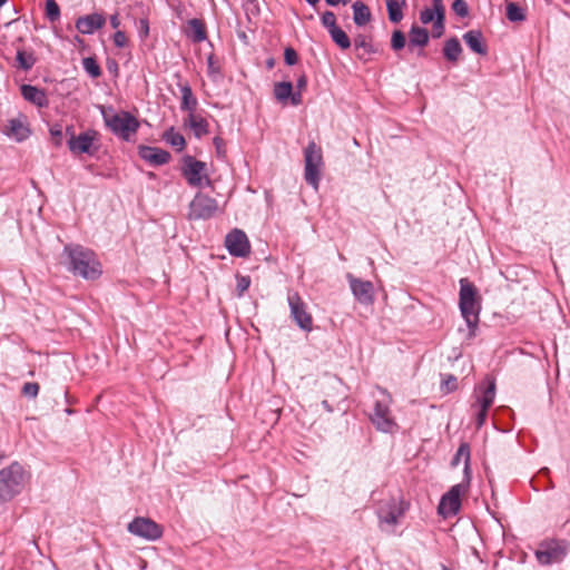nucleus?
I'll return each mask as SVG.
<instances>
[{"instance_id":"obj_1","label":"nucleus","mask_w":570,"mask_h":570,"mask_svg":"<svg viewBox=\"0 0 570 570\" xmlns=\"http://www.w3.org/2000/svg\"><path fill=\"white\" fill-rule=\"evenodd\" d=\"M65 254L68 256L69 269L86 279H96L101 274V265L95 253L81 245H67Z\"/></svg>"},{"instance_id":"obj_2","label":"nucleus","mask_w":570,"mask_h":570,"mask_svg":"<svg viewBox=\"0 0 570 570\" xmlns=\"http://www.w3.org/2000/svg\"><path fill=\"white\" fill-rule=\"evenodd\" d=\"M407 507L400 498L391 497L381 500L376 508L379 525L382 531L393 532L394 528L401 522Z\"/></svg>"},{"instance_id":"obj_3","label":"nucleus","mask_w":570,"mask_h":570,"mask_svg":"<svg viewBox=\"0 0 570 570\" xmlns=\"http://www.w3.org/2000/svg\"><path fill=\"white\" fill-rule=\"evenodd\" d=\"M459 305L461 314L471 330V335H473L479 322L480 305L476 301V289L466 278L460 279Z\"/></svg>"},{"instance_id":"obj_4","label":"nucleus","mask_w":570,"mask_h":570,"mask_svg":"<svg viewBox=\"0 0 570 570\" xmlns=\"http://www.w3.org/2000/svg\"><path fill=\"white\" fill-rule=\"evenodd\" d=\"M24 485V470L13 462L0 471V500L9 501L21 492Z\"/></svg>"},{"instance_id":"obj_5","label":"nucleus","mask_w":570,"mask_h":570,"mask_svg":"<svg viewBox=\"0 0 570 570\" xmlns=\"http://www.w3.org/2000/svg\"><path fill=\"white\" fill-rule=\"evenodd\" d=\"M323 166L322 148L315 141H309L304 149V178L315 190L318 189Z\"/></svg>"},{"instance_id":"obj_6","label":"nucleus","mask_w":570,"mask_h":570,"mask_svg":"<svg viewBox=\"0 0 570 570\" xmlns=\"http://www.w3.org/2000/svg\"><path fill=\"white\" fill-rule=\"evenodd\" d=\"M569 543L564 540H543L535 550V558L541 566L561 562L567 556Z\"/></svg>"},{"instance_id":"obj_7","label":"nucleus","mask_w":570,"mask_h":570,"mask_svg":"<svg viewBox=\"0 0 570 570\" xmlns=\"http://www.w3.org/2000/svg\"><path fill=\"white\" fill-rule=\"evenodd\" d=\"M181 174L193 187L210 186L212 181L207 175V165L195 159L193 156L183 158Z\"/></svg>"},{"instance_id":"obj_8","label":"nucleus","mask_w":570,"mask_h":570,"mask_svg":"<svg viewBox=\"0 0 570 570\" xmlns=\"http://www.w3.org/2000/svg\"><path fill=\"white\" fill-rule=\"evenodd\" d=\"M104 119L106 125L115 135H118L126 140L129 139V137L135 134L139 127L138 120L126 111L110 116L104 114Z\"/></svg>"},{"instance_id":"obj_9","label":"nucleus","mask_w":570,"mask_h":570,"mask_svg":"<svg viewBox=\"0 0 570 570\" xmlns=\"http://www.w3.org/2000/svg\"><path fill=\"white\" fill-rule=\"evenodd\" d=\"M217 210L218 203L216 199L205 194L197 193L189 204L188 218L195 220L209 219Z\"/></svg>"},{"instance_id":"obj_10","label":"nucleus","mask_w":570,"mask_h":570,"mask_svg":"<svg viewBox=\"0 0 570 570\" xmlns=\"http://www.w3.org/2000/svg\"><path fill=\"white\" fill-rule=\"evenodd\" d=\"M466 492V485L464 483H459L442 495L438 512L443 518H449L458 514L461 509V495Z\"/></svg>"},{"instance_id":"obj_11","label":"nucleus","mask_w":570,"mask_h":570,"mask_svg":"<svg viewBox=\"0 0 570 570\" xmlns=\"http://www.w3.org/2000/svg\"><path fill=\"white\" fill-rule=\"evenodd\" d=\"M287 302L291 309V316L299 328L311 332L313 327L312 315L307 312V306L296 292L288 293Z\"/></svg>"},{"instance_id":"obj_12","label":"nucleus","mask_w":570,"mask_h":570,"mask_svg":"<svg viewBox=\"0 0 570 570\" xmlns=\"http://www.w3.org/2000/svg\"><path fill=\"white\" fill-rule=\"evenodd\" d=\"M383 397L375 401L371 421L382 432H392L396 426L390 412V396L382 392Z\"/></svg>"},{"instance_id":"obj_13","label":"nucleus","mask_w":570,"mask_h":570,"mask_svg":"<svg viewBox=\"0 0 570 570\" xmlns=\"http://www.w3.org/2000/svg\"><path fill=\"white\" fill-rule=\"evenodd\" d=\"M128 532L148 541L161 538L163 528L149 518L137 517L127 525Z\"/></svg>"},{"instance_id":"obj_14","label":"nucleus","mask_w":570,"mask_h":570,"mask_svg":"<svg viewBox=\"0 0 570 570\" xmlns=\"http://www.w3.org/2000/svg\"><path fill=\"white\" fill-rule=\"evenodd\" d=\"M485 386L481 385L480 390H482V394L476 397V405L479 406V412L476 414V424L481 426L488 414V410L493 404L495 397V381L494 379L487 377Z\"/></svg>"},{"instance_id":"obj_15","label":"nucleus","mask_w":570,"mask_h":570,"mask_svg":"<svg viewBox=\"0 0 570 570\" xmlns=\"http://www.w3.org/2000/svg\"><path fill=\"white\" fill-rule=\"evenodd\" d=\"M225 246L229 254L236 257H246L250 252L248 238L240 229H234L227 234Z\"/></svg>"},{"instance_id":"obj_16","label":"nucleus","mask_w":570,"mask_h":570,"mask_svg":"<svg viewBox=\"0 0 570 570\" xmlns=\"http://www.w3.org/2000/svg\"><path fill=\"white\" fill-rule=\"evenodd\" d=\"M346 277L357 302L364 305H370L374 302V287L372 282L360 279L352 274H347Z\"/></svg>"},{"instance_id":"obj_17","label":"nucleus","mask_w":570,"mask_h":570,"mask_svg":"<svg viewBox=\"0 0 570 570\" xmlns=\"http://www.w3.org/2000/svg\"><path fill=\"white\" fill-rule=\"evenodd\" d=\"M96 138L97 132L94 130L81 132L78 136L71 135L68 140V147L73 154L94 155L96 151V148L94 147Z\"/></svg>"},{"instance_id":"obj_18","label":"nucleus","mask_w":570,"mask_h":570,"mask_svg":"<svg viewBox=\"0 0 570 570\" xmlns=\"http://www.w3.org/2000/svg\"><path fill=\"white\" fill-rule=\"evenodd\" d=\"M106 23V19L100 13H91L77 19L76 28L82 35H91L96 30L101 29Z\"/></svg>"},{"instance_id":"obj_19","label":"nucleus","mask_w":570,"mask_h":570,"mask_svg":"<svg viewBox=\"0 0 570 570\" xmlns=\"http://www.w3.org/2000/svg\"><path fill=\"white\" fill-rule=\"evenodd\" d=\"M139 156L154 166H161L170 160V154L167 150L150 146H140Z\"/></svg>"},{"instance_id":"obj_20","label":"nucleus","mask_w":570,"mask_h":570,"mask_svg":"<svg viewBox=\"0 0 570 570\" xmlns=\"http://www.w3.org/2000/svg\"><path fill=\"white\" fill-rule=\"evenodd\" d=\"M20 90L24 100L33 104L39 108L48 106L49 100L45 90L31 85H22Z\"/></svg>"},{"instance_id":"obj_21","label":"nucleus","mask_w":570,"mask_h":570,"mask_svg":"<svg viewBox=\"0 0 570 570\" xmlns=\"http://www.w3.org/2000/svg\"><path fill=\"white\" fill-rule=\"evenodd\" d=\"M463 40L473 52L481 56L488 53V48L480 30H469L463 35Z\"/></svg>"},{"instance_id":"obj_22","label":"nucleus","mask_w":570,"mask_h":570,"mask_svg":"<svg viewBox=\"0 0 570 570\" xmlns=\"http://www.w3.org/2000/svg\"><path fill=\"white\" fill-rule=\"evenodd\" d=\"M186 35L193 42L204 41L207 38L204 22L196 18L190 19L187 23Z\"/></svg>"},{"instance_id":"obj_23","label":"nucleus","mask_w":570,"mask_h":570,"mask_svg":"<svg viewBox=\"0 0 570 570\" xmlns=\"http://www.w3.org/2000/svg\"><path fill=\"white\" fill-rule=\"evenodd\" d=\"M6 132L8 136L13 137L18 141L24 140L30 134L28 127L20 119L9 120Z\"/></svg>"},{"instance_id":"obj_24","label":"nucleus","mask_w":570,"mask_h":570,"mask_svg":"<svg viewBox=\"0 0 570 570\" xmlns=\"http://www.w3.org/2000/svg\"><path fill=\"white\" fill-rule=\"evenodd\" d=\"M180 92H181V102H180V109L184 111H188L189 115L194 114L197 107V99L193 94V90L189 85L185 83L180 86Z\"/></svg>"},{"instance_id":"obj_25","label":"nucleus","mask_w":570,"mask_h":570,"mask_svg":"<svg viewBox=\"0 0 570 570\" xmlns=\"http://www.w3.org/2000/svg\"><path fill=\"white\" fill-rule=\"evenodd\" d=\"M353 8V20L358 27L366 24L371 20V11L366 4L362 1H356L352 6Z\"/></svg>"},{"instance_id":"obj_26","label":"nucleus","mask_w":570,"mask_h":570,"mask_svg":"<svg viewBox=\"0 0 570 570\" xmlns=\"http://www.w3.org/2000/svg\"><path fill=\"white\" fill-rule=\"evenodd\" d=\"M406 0H386V9L389 19L393 23H399L403 19V8Z\"/></svg>"},{"instance_id":"obj_27","label":"nucleus","mask_w":570,"mask_h":570,"mask_svg":"<svg viewBox=\"0 0 570 570\" xmlns=\"http://www.w3.org/2000/svg\"><path fill=\"white\" fill-rule=\"evenodd\" d=\"M163 139L171 147H174L177 151H181L186 146V140L184 136L178 131H175L173 127L164 132Z\"/></svg>"},{"instance_id":"obj_28","label":"nucleus","mask_w":570,"mask_h":570,"mask_svg":"<svg viewBox=\"0 0 570 570\" xmlns=\"http://www.w3.org/2000/svg\"><path fill=\"white\" fill-rule=\"evenodd\" d=\"M409 36L412 46L424 47L429 42V32L425 28L413 26Z\"/></svg>"},{"instance_id":"obj_29","label":"nucleus","mask_w":570,"mask_h":570,"mask_svg":"<svg viewBox=\"0 0 570 570\" xmlns=\"http://www.w3.org/2000/svg\"><path fill=\"white\" fill-rule=\"evenodd\" d=\"M188 124L193 129L196 137H202L208 132V122L205 118L190 114L188 116Z\"/></svg>"},{"instance_id":"obj_30","label":"nucleus","mask_w":570,"mask_h":570,"mask_svg":"<svg viewBox=\"0 0 570 570\" xmlns=\"http://www.w3.org/2000/svg\"><path fill=\"white\" fill-rule=\"evenodd\" d=\"M461 52L462 47L456 38H451L445 42L443 53L448 60L456 61Z\"/></svg>"},{"instance_id":"obj_31","label":"nucleus","mask_w":570,"mask_h":570,"mask_svg":"<svg viewBox=\"0 0 570 570\" xmlns=\"http://www.w3.org/2000/svg\"><path fill=\"white\" fill-rule=\"evenodd\" d=\"M328 33H330L332 40L342 50H346L351 47V40H350L348 36L346 35V32L342 28L336 27L335 29L331 30Z\"/></svg>"},{"instance_id":"obj_32","label":"nucleus","mask_w":570,"mask_h":570,"mask_svg":"<svg viewBox=\"0 0 570 570\" xmlns=\"http://www.w3.org/2000/svg\"><path fill=\"white\" fill-rule=\"evenodd\" d=\"M293 91V85L289 81L277 82L274 87V95L281 102L286 101Z\"/></svg>"},{"instance_id":"obj_33","label":"nucleus","mask_w":570,"mask_h":570,"mask_svg":"<svg viewBox=\"0 0 570 570\" xmlns=\"http://www.w3.org/2000/svg\"><path fill=\"white\" fill-rule=\"evenodd\" d=\"M507 18L512 22H520L525 20V14L517 3L508 2Z\"/></svg>"},{"instance_id":"obj_34","label":"nucleus","mask_w":570,"mask_h":570,"mask_svg":"<svg viewBox=\"0 0 570 570\" xmlns=\"http://www.w3.org/2000/svg\"><path fill=\"white\" fill-rule=\"evenodd\" d=\"M461 458L464 459V472L468 475L469 462H470V448L466 443H462L459 446L456 454L452 461V464L453 465L459 464V461L461 460Z\"/></svg>"},{"instance_id":"obj_35","label":"nucleus","mask_w":570,"mask_h":570,"mask_svg":"<svg viewBox=\"0 0 570 570\" xmlns=\"http://www.w3.org/2000/svg\"><path fill=\"white\" fill-rule=\"evenodd\" d=\"M17 61L23 70H30L36 63V58L32 52L19 50L17 52Z\"/></svg>"},{"instance_id":"obj_36","label":"nucleus","mask_w":570,"mask_h":570,"mask_svg":"<svg viewBox=\"0 0 570 570\" xmlns=\"http://www.w3.org/2000/svg\"><path fill=\"white\" fill-rule=\"evenodd\" d=\"M82 67L86 70V72L92 78H98L101 76V69L97 63L96 59L92 57L83 58Z\"/></svg>"},{"instance_id":"obj_37","label":"nucleus","mask_w":570,"mask_h":570,"mask_svg":"<svg viewBox=\"0 0 570 570\" xmlns=\"http://www.w3.org/2000/svg\"><path fill=\"white\" fill-rule=\"evenodd\" d=\"M46 17L51 21H56L60 17V9L55 0H46Z\"/></svg>"},{"instance_id":"obj_38","label":"nucleus","mask_w":570,"mask_h":570,"mask_svg":"<svg viewBox=\"0 0 570 570\" xmlns=\"http://www.w3.org/2000/svg\"><path fill=\"white\" fill-rule=\"evenodd\" d=\"M436 18L433 22V37L440 38L444 32V17L445 12H435Z\"/></svg>"},{"instance_id":"obj_39","label":"nucleus","mask_w":570,"mask_h":570,"mask_svg":"<svg viewBox=\"0 0 570 570\" xmlns=\"http://www.w3.org/2000/svg\"><path fill=\"white\" fill-rule=\"evenodd\" d=\"M405 42L406 40L404 33L400 30H395L392 35L391 47L394 50H401L404 48Z\"/></svg>"},{"instance_id":"obj_40","label":"nucleus","mask_w":570,"mask_h":570,"mask_svg":"<svg viewBox=\"0 0 570 570\" xmlns=\"http://www.w3.org/2000/svg\"><path fill=\"white\" fill-rule=\"evenodd\" d=\"M322 24L328 30V32L336 27V16L332 11H326L322 16Z\"/></svg>"},{"instance_id":"obj_41","label":"nucleus","mask_w":570,"mask_h":570,"mask_svg":"<svg viewBox=\"0 0 570 570\" xmlns=\"http://www.w3.org/2000/svg\"><path fill=\"white\" fill-rule=\"evenodd\" d=\"M452 10L461 18H464L469 14V7L465 0H455L452 3Z\"/></svg>"},{"instance_id":"obj_42","label":"nucleus","mask_w":570,"mask_h":570,"mask_svg":"<svg viewBox=\"0 0 570 570\" xmlns=\"http://www.w3.org/2000/svg\"><path fill=\"white\" fill-rule=\"evenodd\" d=\"M21 392L24 396L35 399L39 393V384L35 382H27L23 384Z\"/></svg>"},{"instance_id":"obj_43","label":"nucleus","mask_w":570,"mask_h":570,"mask_svg":"<svg viewBox=\"0 0 570 570\" xmlns=\"http://www.w3.org/2000/svg\"><path fill=\"white\" fill-rule=\"evenodd\" d=\"M250 286V278L249 276H237V285H236V292L238 296H243V294L248 289Z\"/></svg>"},{"instance_id":"obj_44","label":"nucleus","mask_w":570,"mask_h":570,"mask_svg":"<svg viewBox=\"0 0 570 570\" xmlns=\"http://www.w3.org/2000/svg\"><path fill=\"white\" fill-rule=\"evenodd\" d=\"M436 18L435 9H424L420 12V20L423 24H428L432 21H434Z\"/></svg>"},{"instance_id":"obj_45","label":"nucleus","mask_w":570,"mask_h":570,"mask_svg":"<svg viewBox=\"0 0 570 570\" xmlns=\"http://www.w3.org/2000/svg\"><path fill=\"white\" fill-rule=\"evenodd\" d=\"M284 60L288 66L295 65L298 60L297 52L291 47L286 48L284 51Z\"/></svg>"},{"instance_id":"obj_46","label":"nucleus","mask_w":570,"mask_h":570,"mask_svg":"<svg viewBox=\"0 0 570 570\" xmlns=\"http://www.w3.org/2000/svg\"><path fill=\"white\" fill-rule=\"evenodd\" d=\"M456 386L458 385L455 376L449 375L446 379L443 380L442 390H444L446 393L456 390Z\"/></svg>"},{"instance_id":"obj_47","label":"nucleus","mask_w":570,"mask_h":570,"mask_svg":"<svg viewBox=\"0 0 570 570\" xmlns=\"http://www.w3.org/2000/svg\"><path fill=\"white\" fill-rule=\"evenodd\" d=\"M112 39L115 46L118 48H124L127 45V37L124 31L117 30Z\"/></svg>"},{"instance_id":"obj_48","label":"nucleus","mask_w":570,"mask_h":570,"mask_svg":"<svg viewBox=\"0 0 570 570\" xmlns=\"http://www.w3.org/2000/svg\"><path fill=\"white\" fill-rule=\"evenodd\" d=\"M354 46L355 48H362L366 52L371 51V45L367 42L366 38L362 35H358L354 38Z\"/></svg>"},{"instance_id":"obj_49","label":"nucleus","mask_w":570,"mask_h":570,"mask_svg":"<svg viewBox=\"0 0 570 570\" xmlns=\"http://www.w3.org/2000/svg\"><path fill=\"white\" fill-rule=\"evenodd\" d=\"M50 134H51V136L55 139V144L56 145H60L61 144V136H62L61 129L57 128V127H52L50 129Z\"/></svg>"},{"instance_id":"obj_50","label":"nucleus","mask_w":570,"mask_h":570,"mask_svg":"<svg viewBox=\"0 0 570 570\" xmlns=\"http://www.w3.org/2000/svg\"><path fill=\"white\" fill-rule=\"evenodd\" d=\"M140 23V33L142 37H147L148 33H149V24H148V21L146 19H141L139 21Z\"/></svg>"},{"instance_id":"obj_51","label":"nucleus","mask_w":570,"mask_h":570,"mask_svg":"<svg viewBox=\"0 0 570 570\" xmlns=\"http://www.w3.org/2000/svg\"><path fill=\"white\" fill-rule=\"evenodd\" d=\"M289 98H291L292 105H294V106H298L302 102L301 91H297V92L292 91V95Z\"/></svg>"},{"instance_id":"obj_52","label":"nucleus","mask_w":570,"mask_h":570,"mask_svg":"<svg viewBox=\"0 0 570 570\" xmlns=\"http://www.w3.org/2000/svg\"><path fill=\"white\" fill-rule=\"evenodd\" d=\"M207 65H208V72H209V75H215L216 72H218L217 68L215 67L213 56L208 57Z\"/></svg>"},{"instance_id":"obj_53","label":"nucleus","mask_w":570,"mask_h":570,"mask_svg":"<svg viewBox=\"0 0 570 570\" xmlns=\"http://www.w3.org/2000/svg\"><path fill=\"white\" fill-rule=\"evenodd\" d=\"M110 26L114 28V29H118L119 26H120V19H119V16L118 13H115L110 17Z\"/></svg>"},{"instance_id":"obj_54","label":"nucleus","mask_w":570,"mask_h":570,"mask_svg":"<svg viewBox=\"0 0 570 570\" xmlns=\"http://www.w3.org/2000/svg\"><path fill=\"white\" fill-rule=\"evenodd\" d=\"M306 85H307L306 77L305 76H301L297 79L296 88L298 89V91H301V90L305 89Z\"/></svg>"},{"instance_id":"obj_55","label":"nucleus","mask_w":570,"mask_h":570,"mask_svg":"<svg viewBox=\"0 0 570 570\" xmlns=\"http://www.w3.org/2000/svg\"><path fill=\"white\" fill-rule=\"evenodd\" d=\"M214 145L216 146L217 153L222 154L223 147H224V140L220 137H215Z\"/></svg>"},{"instance_id":"obj_56","label":"nucleus","mask_w":570,"mask_h":570,"mask_svg":"<svg viewBox=\"0 0 570 570\" xmlns=\"http://www.w3.org/2000/svg\"><path fill=\"white\" fill-rule=\"evenodd\" d=\"M434 2V9H435V12H445V9H444V6L442 3V0H433Z\"/></svg>"},{"instance_id":"obj_57","label":"nucleus","mask_w":570,"mask_h":570,"mask_svg":"<svg viewBox=\"0 0 570 570\" xmlns=\"http://www.w3.org/2000/svg\"><path fill=\"white\" fill-rule=\"evenodd\" d=\"M328 6H337L341 3V0H325Z\"/></svg>"},{"instance_id":"obj_58","label":"nucleus","mask_w":570,"mask_h":570,"mask_svg":"<svg viewBox=\"0 0 570 570\" xmlns=\"http://www.w3.org/2000/svg\"><path fill=\"white\" fill-rule=\"evenodd\" d=\"M308 4L311 6H316L320 0H305Z\"/></svg>"},{"instance_id":"obj_59","label":"nucleus","mask_w":570,"mask_h":570,"mask_svg":"<svg viewBox=\"0 0 570 570\" xmlns=\"http://www.w3.org/2000/svg\"><path fill=\"white\" fill-rule=\"evenodd\" d=\"M350 0H341L342 4H347Z\"/></svg>"},{"instance_id":"obj_60","label":"nucleus","mask_w":570,"mask_h":570,"mask_svg":"<svg viewBox=\"0 0 570 570\" xmlns=\"http://www.w3.org/2000/svg\"><path fill=\"white\" fill-rule=\"evenodd\" d=\"M6 2L7 0H0V7H2Z\"/></svg>"},{"instance_id":"obj_61","label":"nucleus","mask_w":570,"mask_h":570,"mask_svg":"<svg viewBox=\"0 0 570 570\" xmlns=\"http://www.w3.org/2000/svg\"><path fill=\"white\" fill-rule=\"evenodd\" d=\"M442 570H450V569L445 566H442Z\"/></svg>"},{"instance_id":"obj_62","label":"nucleus","mask_w":570,"mask_h":570,"mask_svg":"<svg viewBox=\"0 0 570 570\" xmlns=\"http://www.w3.org/2000/svg\"><path fill=\"white\" fill-rule=\"evenodd\" d=\"M3 456H4L3 454H0V460H1Z\"/></svg>"}]
</instances>
